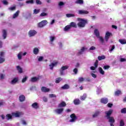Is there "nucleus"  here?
<instances>
[{
  "mask_svg": "<svg viewBox=\"0 0 126 126\" xmlns=\"http://www.w3.org/2000/svg\"><path fill=\"white\" fill-rule=\"evenodd\" d=\"M105 114L106 115V118H107V120H108V121L109 120L110 122H112L113 119H115L113 117H111V115L113 114V109H110L108 111H105Z\"/></svg>",
  "mask_w": 126,
  "mask_h": 126,
  "instance_id": "obj_1",
  "label": "nucleus"
},
{
  "mask_svg": "<svg viewBox=\"0 0 126 126\" xmlns=\"http://www.w3.org/2000/svg\"><path fill=\"white\" fill-rule=\"evenodd\" d=\"M79 20L81 22L78 23L77 25L78 27L80 28H83V27H85V25H86V23H87V21L83 19H79Z\"/></svg>",
  "mask_w": 126,
  "mask_h": 126,
  "instance_id": "obj_2",
  "label": "nucleus"
},
{
  "mask_svg": "<svg viewBox=\"0 0 126 126\" xmlns=\"http://www.w3.org/2000/svg\"><path fill=\"white\" fill-rule=\"evenodd\" d=\"M46 24H48V22L47 21V20H43L38 23L37 27L39 28H42L44 27V26H46Z\"/></svg>",
  "mask_w": 126,
  "mask_h": 126,
  "instance_id": "obj_3",
  "label": "nucleus"
},
{
  "mask_svg": "<svg viewBox=\"0 0 126 126\" xmlns=\"http://www.w3.org/2000/svg\"><path fill=\"white\" fill-rule=\"evenodd\" d=\"M112 36V33L109 32H107L105 33V40L106 41V42H108V41L109 40V39H110V37Z\"/></svg>",
  "mask_w": 126,
  "mask_h": 126,
  "instance_id": "obj_4",
  "label": "nucleus"
},
{
  "mask_svg": "<svg viewBox=\"0 0 126 126\" xmlns=\"http://www.w3.org/2000/svg\"><path fill=\"white\" fill-rule=\"evenodd\" d=\"M71 119L69 120L70 123H74V122H75V120L77 119V117H76V116H75V114H72L70 116Z\"/></svg>",
  "mask_w": 126,
  "mask_h": 126,
  "instance_id": "obj_5",
  "label": "nucleus"
},
{
  "mask_svg": "<svg viewBox=\"0 0 126 126\" xmlns=\"http://www.w3.org/2000/svg\"><path fill=\"white\" fill-rule=\"evenodd\" d=\"M58 63H59L58 62H54V63H51V64H49L50 69H51V70H53L54 69V67L58 65Z\"/></svg>",
  "mask_w": 126,
  "mask_h": 126,
  "instance_id": "obj_6",
  "label": "nucleus"
},
{
  "mask_svg": "<svg viewBox=\"0 0 126 126\" xmlns=\"http://www.w3.org/2000/svg\"><path fill=\"white\" fill-rule=\"evenodd\" d=\"M36 34H37V32L34 30H31L29 32L30 37H33V36H35Z\"/></svg>",
  "mask_w": 126,
  "mask_h": 126,
  "instance_id": "obj_7",
  "label": "nucleus"
},
{
  "mask_svg": "<svg viewBox=\"0 0 126 126\" xmlns=\"http://www.w3.org/2000/svg\"><path fill=\"white\" fill-rule=\"evenodd\" d=\"M79 14H88L89 12L87 10H80L78 11Z\"/></svg>",
  "mask_w": 126,
  "mask_h": 126,
  "instance_id": "obj_8",
  "label": "nucleus"
},
{
  "mask_svg": "<svg viewBox=\"0 0 126 126\" xmlns=\"http://www.w3.org/2000/svg\"><path fill=\"white\" fill-rule=\"evenodd\" d=\"M100 102L102 104H107L108 103V99L105 97L101 98Z\"/></svg>",
  "mask_w": 126,
  "mask_h": 126,
  "instance_id": "obj_9",
  "label": "nucleus"
},
{
  "mask_svg": "<svg viewBox=\"0 0 126 126\" xmlns=\"http://www.w3.org/2000/svg\"><path fill=\"white\" fill-rule=\"evenodd\" d=\"M56 113L58 114V115H61L62 113L63 112V108H59L55 110Z\"/></svg>",
  "mask_w": 126,
  "mask_h": 126,
  "instance_id": "obj_10",
  "label": "nucleus"
},
{
  "mask_svg": "<svg viewBox=\"0 0 126 126\" xmlns=\"http://www.w3.org/2000/svg\"><path fill=\"white\" fill-rule=\"evenodd\" d=\"M94 34L97 37V38L100 37V32L98 30V29H95L94 30Z\"/></svg>",
  "mask_w": 126,
  "mask_h": 126,
  "instance_id": "obj_11",
  "label": "nucleus"
},
{
  "mask_svg": "<svg viewBox=\"0 0 126 126\" xmlns=\"http://www.w3.org/2000/svg\"><path fill=\"white\" fill-rule=\"evenodd\" d=\"M19 99L21 102H24V101H25V96L23 94H21L19 96Z\"/></svg>",
  "mask_w": 126,
  "mask_h": 126,
  "instance_id": "obj_12",
  "label": "nucleus"
},
{
  "mask_svg": "<svg viewBox=\"0 0 126 126\" xmlns=\"http://www.w3.org/2000/svg\"><path fill=\"white\" fill-rule=\"evenodd\" d=\"M41 91L42 92H44L45 93L47 92H50V89L47 88L45 87H42L41 88Z\"/></svg>",
  "mask_w": 126,
  "mask_h": 126,
  "instance_id": "obj_13",
  "label": "nucleus"
},
{
  "mask_svg": "<svg viewBox=\"0 0 126 126\" xmlns=\"http://www.w3.org/2000/svg\"><path fill=\"white\" fill-rule=\"evenodd\" d=\"M32 107L33 108V109H39V105L38 104V103L34 102L32 104Z\"/></svg>",
  "mask_w": 126,
  "mask_h": 126,
  "instance_id": "obj_14",
  "label": "nucleus"
},
{
  "mask_svg": "<svg viewBox=\"0 0 126 126\" xmlns=\"http://www.w3.org/2000/svg\"><path fill=\"white\" fill-rule=\"evenodd\" d=\"M39 79V77H33L31 78V82H37V81H38Z\"/></svg>",
  "mask_w": 126,
  "mask_h": 126,
  "instance_id": "obj_15",
  "label": "nucleus"
},
{
  "mask_svg": "<svg viewBox=\"0 0 126 126\" xmlns=\"http://www.w3.org/2000/svg\"><path fill=\"white\" fill-rule=\"evenodd\" d=\"M66 103L64 101H62L58 105V108H62L63 107H65Z\"/></svg>",
  "mask_w": 126,
  "mask_h": 126,
  "instance_id": "obj_16",
  "label": "nucleus"
},
{
  "mask_svg": "<svg viewBox=\"0 0 126 126\" xmlns=\"http://www.w3.org/2000/svg\"><path fill=\"white\" fill-rule=\"evenodd\" d=\"M2 37L3 39H6V36H7V32H6V30H2Z\"/></svg>",
  "mask_w": 126,
  "mask_h": 126,
  "instance_id": "obj_17",
  "label": "nucleus"
},
{
  "mask_svg": "<svg viewBox=\"0 0 126 126\" xmlns=\"http://www.w3.org/2000/svg\"><path fill=\"white\" fill-rule=\"evenodd\" d=\"M70 27H73V28H77V25L75 22H72L69 24Z\"/></svg>",
  "mask_w": 126,
  "mask_h": 126,
  "instance_id": "obj_18",
  "label": "nucleus"
},
{
  "mask_svg": "<svg viewBox=\"0 0 126 126\" xmlns=\"http://www.w3.org/2000/svg\"><path fill=\"white\" fill-rule=\"evenodd\" d=\"M61 88L62 89H63V90H66L69 89L70 87L68 84H65L64 86H62Z\"/></svg>",
  "mask_w": 126,
  "mask_h": 126,
  "instance_id": "obj_19",
  "label": "nucleus"
},
{
  "mask_svg": "<svg viewBox=\"0 0 126 126\" xmlns=\"http://www.w3.org/2000/svg\"><path fill=\"white\" fill-rule=\"evenodd\" d=\"M74 105H79L80 104V100L78 98L75 99L73 101Z\"/></svg>",
  "mask_w": 126,
  "mask_h": 126,
  "instance_id": "obj_20",
  "label": "nucleus"
},
{
  "mask_svg": "<svg viewBox=\"0 0 126 126\" xmlns=\"http://www.w3.org/2000/svg\"><path fill=\"white\" fill-rule=\"evenodd\" d=\"M85 50V48L84 47H83L81 48V49L78 52L77 55L78 56H80V55L82 54V53H83V52H84Z\"/></svg>",
  "mask_w": 126,
  "mask_h": 126,
  "instance_id": "obj_21",
  "label": "nucleus"
},
{
  "mask_svg": "<svg viewBox=\"0 0 126 126\" xmlns=\"http://www.w3.org/2000/svg\"><path fill=\"white\" fill-rule=\"evenodd\" d=\"M39 49H38V48L35 47L33 49V54H34V55H38L39 54Z\"/></svg>",
  "mask_w": 126,
  "mask_h": 126,
  "instance_id": "obj_22",
  "label": "nucleus"
},
{
  "mask_svg": "<svg viewBox=\"0 0 126 126\" xmlns=\"http://www.w3.org/2000/svg\"><path fill=\"white\" fill-rule=\"evenodd\" d=\"M17 82H18V78H15L11 81V84H15Z\"/></svg>",
  "mask_w": 126,
  "mask_h": 126,
  "instance_id": "obj_23",
  "label": "nucleus"
},
{
  "mask_svg": "<svg viewBox=\"0 0 126 126\" xmlns=\"http://www.w3.org/2000/svg\"><path fill=\"white\" fill-rule=\"evenodd\" d=\"M87 97V95L86 94H84L83 95L81 96L80 99L81 101H84V100L86 99Z\"/></svg>",
  "mask_w": 126,
  "mask_h": 126,
  "instance_id": "obj_24",
  "label": "nucleus"
},
{
  "mask_svg": "<svg viewBox=\"0 0 126 126\" xmlns=\"http://www.w3.org/2000/svg\"><path fill=\"white\" fill-rule=\"evenodd\" d=\"M100 115V111H96L94 113V115H93V118H96V117H98Z\"/></svg>",
  "mask_w": 126,
  "mask_h": 126,
  "instance_id": "obj_25",
  "label": "nucleus"
},
{
  "mask_svg": "<svg viewBox=\"0 0 126 126\" xmlns=\"http://www.w3.org/2000/svg\"><path fill=\"white\" fill-rule=\"evenodd\" d=\"M17 69L19 73H22V72H23L22 68H21L19 65L17 66Z\"/></svg>",
  "mask_w": 126,
  "mask_h": 126,
  "instance_id": "obj_26",
  "label": "nucleus"
},
{
  "mask_svg": "<svg viewBox=\"0 0 126 126\" xmlns=\"http://www.w3.org/2000/svg\"><path fill=\"white\" fill-rule=\"evenodd\" d=\"M98 70L100 74H102V75H104V74H105V71L103 70L102 67H99L98 68Z\"/></svg>",
  "mask_w": 126,
  "mask_h": 126,
  "instance_id": "obj_27",
  "label": "nucleus"
},
{
  "mask_svg": "<svg viewBox=\"0 0 126 126\" xmlns=\"http://www.w3.org/2000/svg\"><path fill=\"white\" fill-rule=\"evenodd\" d=\"M75 2L77 4H83L84 1L83 0H77Z\"/></svg>",
  "mask_w": 126,
  "mask_h": 126,
  "instance_id": "obj_28",
  "label": "nucleus"
},
{
  "mask_svg": "<svg viewBox=\"0 0 126 126\" xmlns=\"http://www.w3.org/2000/svg\"><path fill=\"white\" fill-rule=\"evenodd\" d=\"M20 12V11L19 10H17L15 14H14V15H13V18H16V17H17L18 15H19Z\"/></svg>",
  "mask_w": 126,
  "mask_h": 126,
  "instance_id": "obj_29",
  "label": "nucleus"
},
{
  "mask_svg": "<svg viewBox=\"0 0 126 126\" xmlns=\"http://www.w3.org/2000/svg\"><path fill=\"white\" fill-rule=\"evenodd\" d=\"M119 42L122 44V45H125L126 44V39H119Z\"/></svg>",
  "mask_w": 126,
  "mask_h": 126,
  "instance_id": "obj_30",
  "label": "nucleus"
},
{
  "mask_svg": "<svg viewBox=\"0 0 126 126\" xmlns=\"http://www.w3.org/2000/svg\"><path fill=\"white\" fill-rule=\"evenodd\" d=\"M121 94H122V91L120 90H117L115 92V96H119Z\"/></svg>",
  "mask_w": 126,
  "mask_h": 126,
  "instance_id": "obj_31",
  "label": "nucleus"
},
{
  "mask_svg": "<svg viewBox=\"0 0 126 126\" xmlns=\"http://www.w3.org/2000/svg\"><path fill=\"white\" fill-rule=\"evenodd\" d=\"M98 61H102V60H105L106 59V56L104 55H102L101 56H98L97 57Z\"/></svg>",
  "mask_w": 126,
  "mask_h": 126,
  "instance_id": "obj_32",
  "label": "nucleus"
},
{
  "mask_svg": "<svg viewBox=\"0 0 126 126\" xmlns=\"http://www.w3.org/2000/svg\"><path fill=\"white\" fill-rule=\"evenodd\" d=\"M12 116H13V117H15L16 118H17L20 116V115L18 113L13 112L12 113Z\"/></svg>",
  "mask_w": 126,
  "mask_h": 126,
  "instance_id": "obj_33",
  "label": "nucleus"
},
{
  "mask_svg": "<svg viewBox=\"0 0 126 126\" xmlns=\"http://www.w3.org/2000/svg\"><path fill=\"white\" fill-rule=\"evenodd\" d=\"M63 80V79L61 77L57 78L55 81L56 83H60V82Z\"/></svg>",
  "mask_w": 126,
  "mask_h": 126,
  "instance_id": "obj_34",
  "label": "nucleus"
},
{
  "mask_svg": "<svg viewBox=\"0 0 126 126\" xmlns=\"http://www.w3.org/2000/svg\"><path fill=\"white\" fill-rule=\"evenodd\" d=\"M70 28H71L70 27V26L69 25H67L64 28V31H68V30H69V29H70Z\"/></svg>",
  "mask_w": 126,
  "mask_h": 126,
  "instance_id": "obj_35",
  "label": "nucleus"
},
{
  "mask_svg": "<svg viewBox=\"0 0 126 126\" xmlns=\"http://www.w3.org/2000/svg\"><path fill=\"white\" fill-rule=\"evenodd\" d=\"M6 118L7 120H11V119H12V115L8 114L6 115Z\"/></svg>",
  "mask_w": 126,
  "mask_h": 126,
  "instance_id": "obj_36",
  "label": "nucleus"
},
{
  "mask_svg": "<svg viewBox=\"0 0 126 126\" xmlns=\"http://www.w3.org/2000/svg\"><path fill=\"white\" fill-rule=\"evenodd\" d=\"M99 38V40L100 42L101 43V44H104V38L102 36H99L97 37Z\"/></svg>",
  "mask_w": 126,
  "mask_h": 126,
  "instance_id": "obj_37",
  "label": "nucleus"
},
{
  "mask_svg": "<svg viewBox=\"0 0 126 126\" xmlns=\"http://www.w3.org/2000/svg\"><path fill=\"white\" fill-rule=\"evenodd\" d=\"M26 2L28 4L31 3V4H33L34 3V0H27Z\"/></svg>",
  "mask_w": 126,
  "mask_h": 126,
  "instance_id": "obj_38",
  "label": "nucleus"
},
{
  "mask_svg": "<svg viewBox=\"0 0 126 126\" xmlns=\"http://www.w3.org/2000/svg\"><path fill=\"white\" fill-rule=\"evenodd\" d=\"M66 16L67 17H74L75 16L74 14H66Z\"/></svg>",
  "mask_w": 126,
  "mask_h": 126,
  "instance_id": "obj_39",
  "label": "nucleus"
},
{
  "mask_svg": "<svg viewBox=\"0 0 126 126\" xmlns=\"http://www.w3.org/2000/svg\"><path fill=\"white\" fill-rule=\"evenodd\" d=\"M9 10H15L16 9V7L15 6H13V7H10L8 8Z\"/></svg>",
  "mask_w": 126,
  "mask_h": 126,
  "instance_id": "obj_40",
  "label": "nucleus"
},
{
  "mask_svg": "<svg viewBox=\"0 0 126 126\" xmlns=\"http://www.w3.org/2000/svg\"><path fill=\"white\" fill-rule=\"evenodd\" d=\"M108 122L110 123V126H114L113 124L115 123V119H114L112 121H110V120H108Z\"/></svg>",
  "mask_w": 126,
  "mask_h": 126,
  "instance_id": "obj_41",
  "label": "nucleus"
},
{
  "mask_svg": "<svg viewBox=\"0 0 126 126\" xmlns=\"http://www.w3.org/2000/svg\"><path fill=\"white\" fill-rule=\"evenodd\" d=\"M22 54V52H20L18 54V60H21V59H22V56H21Z\"/></svg>",
  "mask_w": 126,
  "mask_h": 126,
  "instance_id": "obj_42",
  "label": "nucleus"
},
{
  "mask_svg": "<svg viewBox=\"0 0 126 126\" xmlns=\"http://www.w3.org/2000/svg\"><path fill=\"white\" fill-rule=\"evenodd\" d=\"M120 126H125V122H124V120H121L120 121Z\"/></svg>",
  "mask_w": 126,
  "mask_h": 126,
  "instance_id": "obj_43",
  "label": "nucleus"
},
{
  "mask_svg": "<svg viewBox=\"0 0 126 126\" xmlns=\"http://www.w3.org/2000/svg\"><path fill=\"white\" fill-rule=\"evenodd\" d=\"M68 68V66H63L61 67V69L62 70H65V69H67Z\"/></svg>",
  "mask_w": 126,
  "mask_h": 126,
  "instance_id": "obj_44",
  "label": "nucleus"
},
{
  "mask_svg": "<svg viewBox=\"0 0 126 126\" xmlns=\"http://www.w3.org/2000/svg\"><path fill=\"white\" fill-rule=\"evenodd\" d=\"M39 12H40V9H35L34 10H33V13L34 14H37V13H39Z\"/></svg>",
  "mask_w": 126,
  "mask_h": 126,
  "instance_id": "obj_45",
  "label": "nucleus"
},
{
  "mask_svg": "<svg viewBox=\"0 0 126 126\" xmlns=\"http://www.w3.org/2000/svg\"><path fill=\"white\" fill-rule=\"evenodd\" d=\"M122 114H126V108H124L121 109Z\"/></svg>",
  "mask_w": 126,
  "mask_h": 126,
  "instance_id": "obj_46",
  "label": "nucleus"
},
{
  "mask_svg": "<svg viewBox=\"0 0 126 126\" xmlns=\"http://www.w3.org/2000/svg\"><path fill=\"white\" fill-rule=\"evenodd\" d=\"M99 62L98 61V60H96L94 63V67H95L96 68L98 67V63Z\"/></svg>",
  "mask_w": 126,
  "mask_h": 126,
  "instance_id": "obj_47",
  "label": "nucleus"
},
{
  "mask_svg": "<svg viewBox=\"0 0 126 126\" xmlns=\"http://www.w3.org/2000/svg\"><path fill=\"white\" fill-rule=\"evenodd\" d=\"M27 78H28V77H27V76H25V77L24 78H23V79L22 80V82L23 83H24V82H26V80H27Z\"/></svg>",
  "mask_w": 126,
  "mask_h": 126,
  "instance_id": "obj_48",
  "label": "nucleus"
},
{
  "mask_svg": "<svg viewBox=\"0 0 126 126\" xmlns=\"http://www.w3.org/2000/svg\"><path fill=\"white\" fill-rule=\"evenodd\" d=\"M79 82H83L84 81V78L83 77H80L78 78Z\"/></svg>",
  "mask_w": 126,
  "mask_h": 126,
  "instance_id": "obj_49",
  "label": "nucleus"
},
{
  "mask_svg": "<svg viewBox=\"0 0 126 126\" xmlns=\"http://www.w3.org/2000/svg\"><path fill=\"white\" fill-rule=\"evenodd\" d=\"M5 61V59L4 58L0 57V63H4V62Z\"/></svg>",
  "mask_w": 126,
  "mask_h": 126,
  "instance_id": "obj_50",
  "label": "nucleus"
},
{
  "mask_svg": "<svg viewBox=\"0 0 126 126\" xmlns=\"http://www.w3.org/2000/svg\"><path fill=\"white\" fill-rule=\"evenodd\" d=\"M2 2L5 5H7L8 4V2L6 0H3Z\"/></svg>",
  "mask_w": 126,
  "mask_h": 126,
  "instance_id": "obj_51",
  "label": "nucleus"
},
{
  "mask_svg": "<svg viewBox=\"0 0 126 126\" xmlns=\"http://www.w3.org/2000/svg\"><path fill=\"white\" fill-rule=\"evenodd\" d=\"M73 72H74V73H75V74H77V72H78V69L77 68H75L73 70Z\"/></svg>",
  "mask_w": 126,
  "mask_h": 126,
  "instance_id": "obj_52",
  "label": "nucleus"
},
{
  "mask_svg": "<svg viewBox=\"0 0 126 126\" xmlns=\"http://www.w3.org/2000/svg\"><path fill=\"white\" fill-rule=\"evenodd\" d=\"M49 97L50 98H56L57 97V95H56V94H49Z\"/></svg>",
  "mask_w": 126,
  "mask_h": 126,
  "instance_id": "obj_53",
  "label": "nucleus"
},
{
  "mask_svg": "<svg viewBox=\"0 0 126 126\" xmlns=\"http://www.w3.org/2000/svg\"><path fill=\"white\" fill-rule=\"evenodd\" d=\"M47 15H48V14L47 13H45V12L41 13L40 15V16L41 17L47 16Z\"/></svg>",
  "mask_w": 126,
  "mask_h": 126,
  "instance_id": "obj_54",
  "label": "nucleus"
},
{
  "mask_svg": "<svg viewBox=\"0 0 126 126\" xmlns=\"http://www.w3.org/2000/svg\"><path fill=\"white\" fill-rule=\"evenodd\" d=\"M35 2L36 4H42V2L40 0H36Z\"/></svg>",
  "mask_w": 126,
  "mask_h": 126,
  "instance_id": "obj_55",
  "label": "nucleus"
},
{
  "mask_svg": "<svg viewBox=\"0 0 126 126\" xmlns=\"http://www.w3.org/2000/svg\"><path fill=\"white\" fill-rule=\"evenodd\" d=\"M43 59H44V58L43 57V56L39 57V58L38 59V62H42V61H43Z\"/></svg>",
  "mask_w": 126,
  "mask_h": 126,
  "instance_id": "obj_56",
  "label": "nucleus"
},
{
  "mask_svg": "<svg viewBox=\"0 0 126 126\" xmlns=\"http://www.w3.org/2000/svg\"><path fill=\"white\" fill-rule=\"evenodd\" d=\"M109 68H110L109 65H104L103 66V69H109Z\"/></svg>",
  "mask_w": 126,
  "mask_h": 126,
  "instance_id": "obj_57",
  "label": "nucleus"
},
{
  "mask_svg": "<svg viewBox=\"0 0 126 126\" xmlns=\"http://www.w3.org/2000/svg\"><path fill=\"white\" fill-rule=\"evenodd\" d=\"M5 76V75L3 74H0V78L1 79H4V76Z\"/></svg>",
  "mask_w": 126,
  "mask_h": 126,
  "instance_id": "obj_58",
  "label": "nucleus"
},
{
  "mask_svg": "<svg viewBox=\"0 0 126 126\" xmlns=\"http://www.w3.org/2000/svg\"><path fill=\"white\" fill-rule=\"evenodd\" d=\"M50 38L51 42H54V40H55L56 37H55V36H50Z\"/></svg>",
  "mask_w": 126,
  "mask_h": 126,
  "instance_id": "obj_59",
  "label": "nucleus"
},
{
  "mask_svg": "<svg viewBox=\"0 0 126 126\" xmlns=\"http://www.w3.org/2000/svg\"><path fill=\"white\" fill-rule=\"evenodd\" d=\"M59 6H62L63 5H64V3H63V1H60L59 3Z\"/></svg>",
  "mask_w": 126,
  "mask_h": 126,
  "instance_id": "obj_60",
  "label": "nucleus"
},
{
  "mask_svg": "<svg viewBox=\"0 0 126 126\" xmlns=\"http://www.w3.org/2000/svg\"><path fill=\"white\" fill-rule=\"evenodd\" d=\"M120 62L121 63H124V62H126V58H121L120 59Z\"/></svg>",
  "mask_w": 126,
  "mask_h": 126,
  "instance_id": "obj_61",
  "label": "nucleus"
},
{
  "mask_svg": "<svg viewBox=\"0 0 126 126\" xmlns=\"http://www.w3.org/2000/svg\"><path fill=\"white\" fill-rule=\"evenodd\" d=\"M113 106V103H108L107 104V107H108V108H112V107Z\"/></svg>",
  "mask_w": 126,
  "mask_h": 126,
  "instance_id": "obj_62",
  "label": "nucleus"
},
{
  "mask_svg": "<svg viewBox=\"0 0 126 126\" xmlns=\"http://www.w3.org/2000/svg\"><path fill=\"white\" fill-rule=\"evenodd\" d=\"M42 99L45 102H48V98H47V97H46L45 96L42 98Z\"/></svg>",
  "mask_w": 126,
  "mask_h": 126,
  "instance_id": "obj_63",
  "label": "nucleus"
},
{
  "mask_svg": "<svg viewBox=\"0 0 126 126\" xmlns=\"http://www.w3.org/2000/svg\"><path fill=\"white\" fill-rule=\"evenodd\" d=\"M95 49H96V47H95V46H92V47H90V50L92 51V50H95Z\"/></svg>",
  "mask_w": 126,
  "mask_h": 126,
  "instance_id": "obj_64",
  "label": "nucleus"
}]
</instances>
